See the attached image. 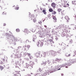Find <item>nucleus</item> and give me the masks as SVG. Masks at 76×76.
<instances>
[{"mask_svg":"<svg viewBox=\"0 0 76 76\" xmlns=\"http://www.w3.org/2000/svg\"><path fill=\"white\" fill-rule=\"evenodd\" d=\"M50 54L54 57L56 56H57V52L53 50H50L47 53L48 55H49Z\"/></svg>","mask_w":76,"mask_h":76,"instance_id":"nucleus-1","label":"nucleus"},{"mask_svg":"<svg viewBox=\"0 0 76 76\" xmlns=\"http://www.w3.org/2000/svg\"><path fill=\"white\" fill-rule=\"evenodd\" d=\"M51 42H52L53 43H54V42L53 41V39H48L47 41L46 45H49L51 44Z\"/></svg>","mask_w":76,"mask_h":76,"instance_id":"nucleus-2","label":"nucleus"},{"mask_svg":"<svg viewBox=\"0 0 76 76\" xmlns=\"http://www.w3.org/2000/svg\"><path fill=\"white\" fill-rule=\"evenodd\" d=\"M35 56L37 58H38V57H40V58H41V57H42V55L40 52L36 53L35 54Z\"/></svg>","mask_w":76,"mask_h":76,"instance_id":"nucleus-3","label":"nucleus"},{"mask_svg":"<svg viewBox=\"0 0 76 76\" xmlns=\"http://www.w3.org/2000/svg\"><path fill=\"white\" fill-rule=\"evenodd\" d=\"M39 44L40 45V47H42L43 45H44V43L41 42L40 41H39L37 43V46H39Z\"/></svg>","mask_w":76,"mask_h":76,"instance_id":"nucleus-4","label":"nucleus"},{"mask_svg":"<svg viewBox=\"0 0 76 76\" xmlns=\"http://www.w3.org/2000/svg\"><path fill=\"white\" fill-rule=\"evenodd\" d=\"M67 1H64V7H69V4L67 3Z\"/></svg>","mask_w":76,"mask_h":76,"instance_id":"nucleus-5","label":"nucleus"},{"mask_svg":"<svg viewBox=\"0 0 76 76\" xmlns=\"http://www.w3.org/2000/svg\"><path fill=\"white\" fill-rule=\"evenodd\" d=\"M6 63V61L4 59L2 58L0 60V64H1L3 63Z\"/></svg>","mask_w":76,"mask_h":76,"instance_id":"nucleus-6","label":"nucleus"},{"mask_svg":"<svg viewBox=\"0 0 76 76\" xmlns=\"http://www.w3.org/2000/svg\"><path fill=\"white\" fill-rule=\"evenodd\" d=\"M51 5L53 7H55L57 5L54 2H53L51 4Z\"/></svg>","mask_w":76,"mask_h":76,"instance_id":"nucleus-7","label":"nucleus"},{"mask_svg":"<svg viewBox=\"0 0 76 76\" xmlns=\"http://www.w3.org/2000/svg\"><path fill=\"white\" fill-rule=\"evenodd\" d=\"M24 32L26 34H28V32H29V31L28 29H25L24 30Z\"/></svg>","mask_w":76,"mask_h":76,"instance_id":"nucleus-8","label":"nucleus"},{"mask_svg":"<svg viewBox=\"0 0 76 76\" xmlns=\"http://www.w3.org/2000/svg\"><path fill=\"white\" fill-rule=\"evenodd\" d=\"M53 19H54V22H57V18H56V16H54L53 17Z\"/></svg>","mask_w":76,"mask_h":76,"instance_id":"nucleus-9","label":"nucleus"},{"mask_svg":"<svg viewBox=\"0 0 76 76\" xmlns=\"http://www.w3.org/2000/svg\"><path fill=\"white\" fill-rule=\"evenodd\" d=\"M59 14H60L61 15H64L65 14V12H64V11H62L61 12H60V13Z\"/></svg>","mask_w":76,"mask_h":76,"instance_id":"nucleus-10","label":"nucleus"},{"mask_svg":"<svg viewBox=\"0 0 76 76\" xmlns=\"http://www.w3.org/2000/svg\"><path fill=\"white\" fill-rule=\"evenodd\" d=\"M52 15H56L57 14V12L55 11H53V12H52Z\"/></svg>","mask_w":76,"mask_h":76,"instance_id":"nucleus-11","label":"nucleus"},{"mask_svg":"<svg viewBox=\"0 0 76 76\" xmlns=\"http://www.w3.org/2000/svg\"><path fill=\"white\" fill-rule=\"evenodd\" d=\"M42 12L43 13L44 15H47V12H46V10H44L42 11Z\"/></svg>","mask_w":76,"mask_h":76,"instance_id":"nucleus-12","label":"nucleus"},{"mask_svg":"<svg viewBox=\"0 0 76 76\" xmlns=\"http://www.w3.org/2000/svg\"><path fill=\"white\" fill-rule=\"evenodd\" d=\"M57 10H58V12L59 14H60V13L61 12V10H61V9L58 8V9Z\"/></svg>","mask_w":76,"mask_h":76,"instance_id":"nucleus-13","label":"nucleus"},{"mask_svg":"<svg viewBox=\"0 0 76 76\" xmlns=\"http://www.w3.org/2000/svg\"><path fill=\"white\" fill-rule=\"evenodd\" d=\"M65 18L66 20H69V18L68 17V16H65Z\"/></svg>","mask_w":76,"mask_h":76,"instance_id":"nucleus-14","label":"nucleus"},{"mask_svg":"<svg viewBox=\"0 0 76 76\" xmlns=\"http://www.w3.org/2000/svg\"><path fill=\"white\" fill-rule=\"evenodd\" d=\"M49 11L50 12H53V10L51 8H49Z\"/></svg>","mask_w":76,"mask_h":76,"instance_id":"nucleus-15","label":"nucleus"},{"mask_svg":"<svg viewBox=\"0 0 76 76\" xmlns=\"http://www.w3.org/2000/svg\"><path fill=\"white\" fill-rule=\"evenodd\" d=\"M11 39H12V41H13H13H15V37H12Z\"/></svg>","mask_w":76,"mask_h":76,"instance_id":"nucleus-16","label":"nucleus"},{"mask_svg":"<svg viewBox=\"0 0 76 76\" xmlns=\"http://www.w3.org/2000/svg\"><path fill=\"white\" fill-rule=\"evenodd\" d=\"M4 68V67L2 66H0V70H2Z\"/></svg>","mask_w":76,"mask_h":76,"instance_id":"nucleus-17","label":"nucleus"},{"mask_svg":"<svg viewBox=\"0 0 76 76\" xmlns=\"http://www.w3.org/2000/svg\"><path fill=\"white\" fill-rule=\"evenodd\" d=\"M72 4H75H75H76V1H72Z\"/></svg>","mask_w":76,"mask_h":76,"instance_id":"nucleus-18","label":"nucleus"},{"mask_svg":"<svg viewBox=\"0 0 76 76\" xmlns=\"http://www.w3.org/2000/svg\"><path fill=\"white\" fill-rule=\"evenodd\" d=\"M65 56L66 57H70V54H69L68 55L67 53H66L65 54Z\"/></svg>","mask_w":76,"mask_h":76,"instance_id":"nucleus-19","label":"nucleus"},{"mask_svg":"<svg viewBox=\"0 0 76 76\" xmlns=\"http://www.w3.org/2000/svg\"><path fill=\"white\" fill-rule=\"evenodd\" d=\"M58 53V54H60V53H61V50L60 49H59V50H58L57 52V53Z\"/></svg>","mask_w":76,"mask_h":76,"instance_id":"nucleus-20","label":"nucleus"},{"mask_svg":"<svg viewBox=\"0 0 76 76\" xmlns=\"http://www.w3.org/2000/svg\"><path fill=\"white\" fill-rule=\"evenodd\" d=\"M48 18H49L50 19V18H51V14H48Z\"/></svg>","mask_w":76,"mask_h":76,"instance_id":"nucleus-21","label":"nucleus"},{"mask_svg":"<svg viewBox=\"0 0 76 76\" xmlns=\"http://www.w3.org/2000/svg\"><path fill=\"white\" fill-rule=\"evenodd\" d=\"M32 32H34L35 31V28H33L32 29Z\"/></svg>","mask_w":76,"mask_h":76,"instance_id":"nucleus-22","label":"nucleus"},{"mask_svg":"<svg viewBox=\"0 0 76 76\" xmlns=\"http://www.w3.org/2000/svg\"><path fill=\"white\" fill-rule=\"evenodd\" d=\"M2 15H6V12H3Z\"/></svg>","mask_w":76,"mask_h":76,"instance_id":"nucleus-23","label":"nucleus"},{"mask_svg":"<svg viewBox=\"0 0 76 76\" xmlns=\"http://www.w3.org/2000/svg\"><path fill=\"white\" fill-rule=\"evenodd\" d=\"M30 46L29 45H27V48H28V50H29V48L30 47Z\"/></svg>","mask_w":76,"mask_h":76,"instance_id":"nucleus-24","label":"nucleus"},{"mask_svg":"<svg viewBox=\"0 0 76 76\" xmlns=\"http://www.w3.org/2000/svg\"><path fill=\"white\" fill-rule=\"evenodd\" d=\"M15 58H18L19 57V56L18 55H15Z\"/></svg>","mask_w":76,"mask_h":76,"instance_id":"nucleus-25","label":"nucleus"},{"mask_svg":"<svg viewBox=\"0 0 76 76\" xmlns=\"http://www.w3.org/2000/svg\"><path fill=\"white\" fill-rule=\"evenodd\" d=\"M19 8V7H15V10H18Z\"/></svg>","mask_w":76,"mask_h":76,"instance_id":"nucleus-26","label":"nucleus"},{"mask_svg":"<svg viewBox=\"0 0 76 76\" xmlns=\"http://www.w3.org/2000/svg\"><path fill=\"white\" fill-rule=\"evenodd\" d=\"M33 67H32V66H30L29 68L30 69V70H31V69H32Z\"/></svg>","mask_w":76,"mask_h":76,"instance_id":"nucleus-27","label":"nucleus"},{"mask_svg":"<svg viewBox=\"0 0 76 76\" xmlns=\"http://www.w3.org/2000/svg\"><path fill=\"white\" fill-rule=\"evenodd\" d=\"M40 10L41 11H43V10H44V8H40Z\"/></svg>","mask_w":76,"mask_h":76,"instance_id":"nucleus-28","label":"nucleus"},{"mask_svg":"<svg viewBox=\"0 0 76 76\" xmlns=\"http://www.w3.org/2000/svg\"><path fill=\"white\" fill-rule=\"evenodd\" d=\"M29 66V64H26V67L27 68H28Z\"/></svg>","mask_w":76,"mask_h":76,"instance_id":"nucleus-29","label":"nucleus"},{"mask_svg":"<svg viewBox=\"0 0 76 76\" xmlns=\"http://www.w3.org/2000/svg\"><path fill=\"white\" fill-rule=\"evenodd\" d=\"M46 53L45 52H44V53H43V54L44 55V56H46Z\"/></svg>","mask_w":76,"mask_h":76,"instance_id":"nucleus-30","label":"nucleus"},{"mask_svg":"<svg viewBox=\"0 0 76 76\" xmlns=\"http://www.w3.org/2000/svg\"><path fill=\"white\" fill-rule=\"evenodd\" d=\"M16 31L17 32H19L20 31V30L19 29H17L16 30Z\"/></svg>","mask_w":76,"mask_h":76,"instance_id":"nucleus-31","label":"nucleus"},{"mask_svg":"<svg viewBox=\"0 0 76 76\" xmlns=\"http://www.w3.org/2000/svg\"><path fill=\"white\" fill-rule=\"evenodd\" d=\"M33 21L34 22H36V21H37V20H36V19H34L33 20Z\"/></svg>","mask_w":76,"mask_h":76,"instance_id":"nucleus-32","label":"nucleus"},{"mask_svg":"<svg viewBox=\"0 0 76 76\" xmlns=\"http://www.w3.org/2000/svg\"><path fill=\"white\" fill-rule=\"evenodd\" d=\"M35 38H34L33 39V41H35Z\"/></svg>","mask_w":76,"mask_h":76,"instance_id":"nucleus-33","label":"nucleus"},{"mask_svg":"<svg viewBox=\"0 0 76 76\" xmlns=\"http://www.w3.org/2000/svg\"><path fill=\"white\" fill-rule=\"evenodd\" d=\"M74 53L75 54V55H76V50L74 51Z\"/></svg>","mask_w":76,"mask_h":76,"instance_id":"nucleus-34","label":"nucleus"},{"mask_svg":"<svg viewBox=\"0 0 76 76\" xmlns=\"http://www.w3.org/2000/svg\"><path fill=\"white\" fill-rule=\"evenodd\" d=\"M32 58H33V57L32 56H31L30 57V59H32Z\"/></svg>","mask_w":76,"mask_h":76,"instance_id":"nucleus-35","label":"nucleus"},{"mask_svg":"<svg viewBox=\"0 0 76 76\" xmlns=\"http://www.w3.org/2000/svg\"><path fill=\"white\" fill-rule=\"evenodd\" d=\"M56 61H58V60H59V59H58L56 58Z\"/></svg>","mask_w":76,"mask_h":76,"instance_id":"nucleus-36","label":"nucleus"},{"mask_svg":"<svg viewBox=\"0 0 76 76\" xmlns=\"http://www.w3.org/2000/svg\"><path fill=\"white\" fill-rule=\"evenodd\" d=\"M39 24H41L42 23V22L40 21V22H39Z\"/></svg>","mask_w":76,"mask_h":76,"instance_id":"nucleus-37","label":"nucleus"},{"mask_svg":"<svg viewBox=\"0 0 76 76\" xmlns=\"http://www.w3.org/2000/svg\"><path fill=\"white\" fill-rule=\"evenodd\" d=\"M61 67H64V64H62L61 66Z\"/></svg>","mask_w":76,"mask_h":76,"instance_id":"nucleus-38","label":"nucleus"},{"mask_svg":"<svg viewBox=\"0 0 76 76\" xmlns=\"http://www.w3.org/2000/svg\"><path fill=\"white\" fill-rule=\"evenodd\" d=\"M26 76H31V75L30 74L29 75H27Z\"/></svg>","mask_w":76,"mask_h":76,"instance_id":"nucleus-39","label":"nucleus"},{"mask_svg":"<svg viewBox=\"0 0 76 76\" xmlns=\"http://www.w3.org/2000/svg\"><path fill=\"white\" fill-rule=\"evenodd\" d=\"M28 56H31V54H29V53H28Z\"/></svg>","mask_w":76,"mask_h":76,"instance_id":"nucleus-40","label":"nucleus"},{"mask_svg":"<svg viewBox=\"0 0 76 76\" xmlns=\"http://www.w3.org/2000/svg\"><path fill=\"white\" fill-rule=\"evenodd\" d=\"M6 23H4V26H6Z\"/></svg>","mask_w":76,"mask_h":76,"instance_id":"nucleus-41","label":"nucleus"},{"mask_svg":"<svg viewBox=\"0 0 76 76\" xmlns=\"http://www.w3.org/2000/svg\"><path fill=\"white\" fill-rule=\"evenodd\" d=\"M61 76H63L64 75L63 74H61Z\"/></svg>","mask_w":76,"mask_h":76,"instance_id":"nucleus-42","label":"nucleus"},{"mask_svg":"<svg viewBox=\"0 0 76 76\" xmlns=\"http://www.w3.org/2000/svg\"><path fill=\"white\" fill-rule=\"evenodd\" d=\"M35 76H38V75H37V74H36L35 75Z\"/></svg>","mask_w":76,"mask_h":76,"instance_id":"nucleus-43","label":"nucleus"},{"mask_svg":"<svg viewBox=\"0 0 76 76\" xmlns=\"http://www.w3.org/2000/svg\"><path fill=\"white\" fill-rule=\"evenodd\" d=\"M45 26V28H47V26Z\"/></svg>","mask_w":76,"mask_h":76,"instance_id":"nucleus-44","label":"nucleus"},{"mask_svg":"<svg viewBox=\"0 0 76 76\" xmlns=\"http://www.w3.org/2000/svg\"><path fill=\"white\" fill-rule=\"evenodd\" d=\"M60 68H59V69H58V70H60Z\"/></svg>","mask_w":76,"mask_h":76,"instance_id":"nucleus-45","label":"nucleus"},{"mask_svg":"<svg viewBox=\"0 0 76 76\" xmlns=\"http://www.w3.org/2000/svg\"><path fill=\"white\" fill-rule=\"evenodd\" d=\"M65 67H66V68H67V67H68V66H66Z\"/></svg>","mask_w":76,"mask_h":76,"instance_id":"nucleus-46","label":"nucleus"},{"mask_svg":"<svg viewBox=\"0 0 76 76\" xmlns=\"http://www.w3.org/2000/svg\"><path fill=\"white\" fill-rule=\"evenodd\" d=\"M31 75H32V73H31Z\"/></svg>","mask_w":76,"mask_h":76,"instance_id":"nucleus-47","label":"nucleus"},{"mask_svg":"<svg viewBox=\"0 0 76 76\" xmlns=\"http://www.w3.org/2000/svg\"><path fill=\"white\" fill-rule=\"evenodd\" d=\"M70 63H72V62H71Z\"/></svg>","mask_w":76,"mask_h":76,"instance_id":"nucleus-48","label":"nucleus"},{"mask_svg":"<svg viewBox=\"0 0 76 76\" xmlns=\"http://www.w3.org/2000/svg\"><path fill=\"white\" fill-rule=\"evenodd\" d=\"M6 61H7V60H6ZM6 61H5V62Z\"/></svg>","mask_w":76,"mask_h":76,"instance_id":"nucleus-49","label":"nucleus"},{"mask_svg":"<svg viewBox=\"0 0 76 76\" xmlns=\"http://www.w3.org/2000/svg\"><path fill=\"white\" fill-rule=\"evenodd\" d=\"M1 1V0H0V1Z\"/></svg>","mask_w":76,"mask_h":76,"instance_id":"nucleus-50","label":"nucleus"},{"mask_svg":"<svg viewBox=\"0 0 76 76\" xmlns=\"http://www.w3.org/2000/svg\"><path fill=\"white\" fill-rule=\"evenodd\" d=\"M66 29H65V30H66Z\"/></svg>","mask_w":76,"mask_h":76,"instance_id":"nucleus-51","label":"nucleus"},{"mask_svg":"<svg viewBox=\"0 0 76 76\" xmlns=\"http://www.w3.org/2000/svg\"><path fill=\"white\" fill-rule=\"evenodd\" d=\"M19 47H19L18 48H19Z\"/></svg>","mask_w":76,"mask_h":76,"instance_id":"nucleus-52","label":"nucleus"},{"mask_svg":"<svg viewBox=\"0 0 76 76\" xmlns=\"http://www.w3.org/2000/svg\"><path fill=\"white\" fill-rule=\"evenodd\" d=\"M66 28H67V27H66Z\"/></svg>","mask_w":76,"mask_h":76,"instance_id":"nucleus-53","label":"nucleus"},{"mask_svg":"<svg viewBox=\"0 0 76 76\" xmlns=\"http://www.w3.org/2000/svg\"><path fill=\"white\" fill-rule=\"evenodd\" d=\"M27 0V1H28V0Z\"/></svg>","mask_w":76,"mask_h":76,"instance_id":"nucleus-54","label":"nucleus"},{"mask_svg":"<svg viewBox=\"0 0 76 76\" xmlns=\"http://www.w3.org/2000/svg\"><path fill=\"white\" fill-rule=\"evenodd\" d=\"M75 43H76V42H75Z\"/></svg>","mask_w":76,"mask_h":76,"instance_id":"nucleus-55","label":"nucleus"},{"mask_svg":"<svg viewBox=\"0 0 76 76\" xmlns=\"http://www.w3.org/2000/svg\"><path fill=\"white\" fill-rule=\"evenodd\" d=\"M65 28H66V27H64Z\"/></svg>","mask_w":76,"mask_h":76,"instance_id":"nucleus-56","label":"nucleus"}]
</instances>
